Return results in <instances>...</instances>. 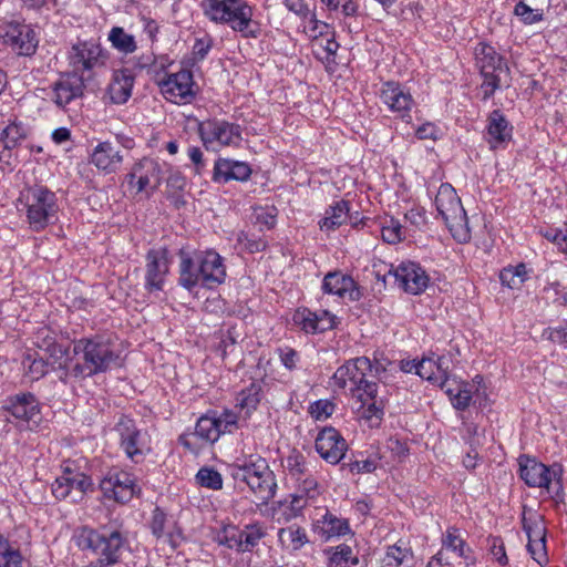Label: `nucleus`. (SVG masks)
<instances>
[{
    "instance_id": "obj_1",
    "label": "nucleus",
    "mask_w": 567,
    "mask_h": 567,
    "mask_svg": "<svg viewBox=\"0 0 567 567\" xmlns=\"http://www.w3.org/2000/svg\"><path fill=\"white\" fill-rule=\"evenodd\" d=\"M73 354L60 368L63 374L60 380L68 383L71 379L84 380L93 375L104 373L117 365L118 355L113 346L102 336L81 338L73 342Z\"/></svg>"
},
{
    "instance_id": "obj_2",
    "label": "nucleus",
    "mask_w": 567,
    "mask_h": 567,
    "mask_svg": "<svg viewBox=\"0 0 567 567\" xmlns=\"http://www.w3.org/2000/svg\"><path fill=\"white\" fill-rule=\"evenodd\" d=\"M74 542L81 550H90L100 561L110 567L117 566L123 553L130 547L127 536L121 528L106 525L97 529L89 526L78 528Z\"/></svg>"
},
{
    "instance_id": "obj_3",
    "label": "nucleus",
    "mask_w": 567,
    "mask_h": 567,
    "mask_svg": "<svg viewBox=\"0 0 567 567\" xmlns=\"http://www.w3.org/2000/svg\"><path fill=\"white\" fill-rule=\"evenodd\" d=\"M200 7L212 22L226 24L245 39L260 34V25L252 19L254 9L246 0H203Z\"/></svg>"
},
{
    "instance_id": "obj_4",
    "label": "nucleus",
    "mask_w": 567,
    "mask_h": 567,
    "mask_svg": "<svg viewBox=\"0 0 567 567\" xmlns=\"http://www.w3.org/2000/svg\"><path fill=\"white\" fill-rule=\"evenodd\" d=\"M230 475L236 482L245 483L262 504L275 497L277 482L265 458L250 457L235 463L230 466Z\"/></svg>"
},
{
    "instance_id": "obj_5",
    "label": "nucleus",
    "mask_w": 567,
    "mask_h": 567,
    "mask_svg": "<svg viewBox=\"0 0 567 567\" xmlns=\"http://www.w3.org/2000/svg\"><path fill=\"white\" fill-rule=\"evenodd\" d=\"M435 206L455 241L466 244L471 238L466 212L451 184H441L435 196Z\"/></svg>"
},
{
    "instance_id": "obj_6",
    "label": "nucleus",
    "mask_w": 567,
    "mask_h": 567,
    "mask_svg": "<svg viewBox=\"0 0 567 567\" xmlns=\"http://www.w3.org/2000/svg\"><path fill=\"white\" fill-rule=\"evenodd\" d=\"M20 200L25 209L30 227L42 230L58 219L59 204L53 192L43 186L29 187L21 193Z\"/></svg>"
},
{
    "instance_id": "obj_7",
    "label": "nucleus",
    "mask_w": 567,
    "mask_h": 567,
    "mask_svg": "<svg viewBox=\"0 0 567 567\" xmlns=\"http://www.w3.org/2000/svg\"><path fill=\"white\" fill-rule=\"evenodd\" d=\"M475 65L483 78L482 100L487 101L501 86V75L509 69L504 58L492 45L480 42L474 50Z\"/></svg>"
},
{
    "instance_id": "obj_8",
    "label": "nucleus",
    "mask_w": 567,
    "mask_h": 567,
    "mask_svg": "<svg viewBox=\"0 0 567 567\" xmlns=\"http://www.w3.org/2000/svg\"><path fill=\"white\" fill-rule=\"evenodd\" d=\"M519 476L529 487H544L554 498H561L563 487V467L560 464L547 466L535 458H519Z\"/></svg>"
},
{
    "instance_id": "obj_9",
    "label": "nucleus",
    "mask_w": 567,
    "mask_h": 567,
    "mask_svg": "<svg viewBox=\"0 0 567 567\" xmlns=\"http://www.w3.org/2000/svg\"><path fill=\"white\" fill-rule=\"evenodd\" d=\"M197 132L207 151L238 146L243 140L241 127L224 118H207L198 122Z\"/></svg>"
},
{
    "instance_id": "obj_10",
    "label": "nucleus",
    "mask_w": 567,
    "mask_h": 567,
    "mask_svg": "<svg viewBox=\"0 0 567 567\" xmlns=\"http://www.w3.org/2000/svg\"><path fill=\"white\" fill-rule=\"evenodd\" d=\"M166 166V163H159L154 158H142L126 175L128 189L134 195L145 193L150 197L161 185Z\"/></svg>"
},
{
    "instance_id": "obj_11",
    "label": "nucleus",
    "mask_w": 567,
    "mask_h": 567,
    "mask_svg": "<svg viewBox=\"0 0 567 567\" xmlns=\"http://www.w3.org/2000/svg\"><path fill=\"white\" fill-rule=\"evenodd\" d=\"M107 59L109 53L100 43L93 40L79 41L71 47L68 53L69 64L72 68L71 72H78L83 78L85 72H92L104 66Z\"/></svg>"
},
{
    "instance_id": "obj_12",
    "label": "nucleus",
    "mask_w": 567,
    "mask_h": 567,
    "mask_svg": "<svg viewBox=\"0 0 567 567\" xmlns=\"http://www.w3.org/2000/svg\"><path fill=\"white\" fill-rule=\"evenodd\" d=\"M3 42L22 56H31L39 45V38L30 24L19 21H4L0 24Z\"/></svg>"
},
{
    "instance_id": "obj_13",
    "label": "nucleus",
    "mask_w": 567,
    "mask_h": 567,
    "mask_svg": "<svg viewBox=\"0 0 567 567\" xmlns=\"http://www.w3.org/2000/svg\"><path fill=\"white\" fill-rule=\"evenodd\" d=\"M3 410L18 421V426L22 430H33L41 420L39 401L31 392L8 396L3 402Z\"/></svg>"
},
{
    "instance_id": "obj_14",
    "label": "nucleus",
    "mask_w": 567,
    "mask_h": 567,
    "mask_svg": "<svg viewBox=\"0 0 567 567\" xmlns=\"http://www.w3.org/2000/svg\"><path fill=\"white\" fill-rule=\"evenodd\" d=\"M159 87L164 97L175 104L190 103L197 94L193 73L185 69L167 74L159 82Z\"/></svg>"
},
{
    "instance_id": "obj_15",
    "label": "nucleus",
    "mask_w": 567,
    "mask_h": 567,
    "mask_svg": "<svg viewBox=\"0 0 567 567\" xmlns=\"http://www.w3.org/2000/svg\"><path fill=\"white\" fill-rule=\"evenodd\" d=\"M115 431L120 436V446L126 456L135 463L141 462L148 447L145 435L137 429L135 421L122 415L115 425Z\"/></svg>"
},
{
    "instance_id": "obj_16",
    "label": "nucleus",
    "mask_w": 567,
    "mask_h": 567,
    "mask_svg": "<svg viewBox=\"0 0 567 567\" xmlns=\"http://www.w3.org/2000/svg\"><path fill=\"white\" fill-rule=\"evenodd\" d=\"M378 95L382 104L396 117L406 122L411 120V111L415 106V102L410 91L402 84L394 81L384 82Z\"/></svg>"
},
{
    "instance_id": "obj_17",
    "label": "nucleus",
    "mask_w": 567,
    "mask_h": 567,
    "mask_svg": "<svg viewBox=\"0 0 567 567\" xmlns=\"http://www.w3.org/2000/svg\"><path fill=\"white\" fill-rule=\"evenodd\" d=\"M369 218L361 217L359 212L352 210L351 202L340 199L330 205L324 216L319 220V227L322 231H332L338 227L350 224L353 228L364 227Z\"/></svg>"
},
{
    "instance_id": "obj_18",
    "label": "nucleus",
    "mask_w": 567,
    "mask_h": 567,
    "mask_svg": "<svg viewBox=\"0 0 567 567\" xmlns=\"http://www.w3.org/2000/svg\"><path fill=\"white\" fill-rule=\"evenodd\" d=\"M84 78L78 72L62 73L51 85L50 100L60 109H66L72 102L84 95Z\"/></svg>"
},
{
    "instance_id": "obj_19",
    "label": "nucleus",
    "mask_w": 567,
    "mask_h": 567,
    "mask_svg": "<svg viewBox=\"0 0 567 567\" xmlns=\"http://www.w3.org/2000/svg\"><path fill=\"white\" fill-rule=\"evenodd\" d=\"M103 496L117 503L130 502L135 494V480L126 472H110L101 482Z\"/></svg>"
},
{
    "instance_id": "obj_20",
    "label": "nucleus",
    "mask_w": 567,
    "mask_h": 567,
    "mask_svg": "<svg viewBox=\"0 0 567 567\" xmlns=\"http://www.w3.org/2000/svg\"><path fill=\"white\" fill-rule=\"evenodd\" d=\"M145 261V289L150 292L163 290L171 265L168 250H148Z\"/></svg>"
},
{
    "instance_id": "obj_21",
    "label": "nucleus",
    "mask_w": 567,
    "mask_h": 567,
    "mask_svg": "<svg viewBox=\"0 0 567 567\" xmlns=\"http://www.w3.org/2000/svg\"><path fill=\"white\" fill-rule=\"evenodd\" d=\"M316 451L330 464H338L346 456L348 444L334 427H323L316 437Z\"/></svg>"
},
{
    "instance_id": "obj_22",
    "label": "nucleus",
    "mask_w": 567,
    "mask_h": 567,
    "mask_svg": "<svg viewBox=\"0 0 567 567\" xmlns=\"http://www.w3.org/2000/svg\"><path fill=\"white\" fill-rule=\"evenodd\" d=\"M322 290L324 293L348 298L350 301H358L363 297L362 288L352 277L341 271L328 272L322 281Z\"/></svg>"
},
{
    "instance_id": "obj_23",
    "label": "nucleus",
    "mask_w": 567,
    "mask_h": 567,
    "mask_svg": "<svg viewBox=\"0 0 567 567\" xmlns=\"http://www.w3.org/2000/svg\"><path fill=\"white\" fill-rule=\"evenodd\" d=\"M123 161L122 151L110 141L100 142L90 154V163L106 175L117 172Z\"/></svg>"
},
{
    "instance_id": "obj_24",
    "label": "nucleus",
    "mask_w": 567,
    "mask_h": 567,
    "mask_svg": "<svg viewBox=\"0 0 567 567\" xmlns=\"http://www.w3.org/2000/svg\"><path fill=\"white\" fill-rule=\"evenodd\" d=\"M394 276L400 287L411 295L422 293L429 285V276L415 262H402L395 269Z\"/></svg>"
},
{
    "instance_id": "obj_25",
    "label": "nucleus",
    "mask_w": 567,
    "mask_h": 567,
    "mask_svg": "<svg viewBox=\"0 0 567 567\" xmlns=\"http://www.w3.org/2000/svg\"><path fill=\"white\" fill-rule=\"evenodd\" d=\"M203 286L214 288L221 285L226 279V267L217 250H198Z\"/></svg>"
},
{
    "instance_id": "obj_26",
    "label": "nucleus",
    "mask_w": 567,
    "mask_h": 567,
    "mask_svg": "<svg viewBox=\"0 0 567 567\" xmlns=\"http://www.w3.org/2000/svg\"><path fill=\"white\" fill-rule=\"evenodd\" d=\"M513 127L499 110H494L487 117L484 135L491 150L503 148L512 140Z\"/></svg>"
},
{
    "instance_id": "obj_27",
    "label": "nucleus",
    "mask_w": 567,
    "mask_h": 567,
    "mask_svg": "<svg viewBox=\"0 0 567 567\" xmlns=\"http://www.w3.org/2000/svg\"><path fill=\"white\" fill-rule=\"evenodd\" d=\"M152 534L157 538H165L167 543L176 548L182 540V529L173 517H168L159 507H155L150 520Z\"/></svg>"
},
{
    "instance_id": "obj_28",
    "label": "nucleus",
    "mask_w": 567,
    "mask_h": 567,
    "mask_svg": "<svg viewBox=\"0 0 567 567\" xmlns=\"http://www.w3.org/2000/svg\"><path fill=\"white\" fill-rule=\"evenodd\" d=\"M179 278L178 284L192 291L199 284L203 285L198 250H179Z\"/></svg>"
},
{
    "instance_id": "obj_29",
    "label": "nucleus",
    "mask_w": 567,
    "mask_h": 567,
    "mask_svg": "<svg viewBox=\"0 0 567 567\" xmlns=\"http://www.w3.org/2000/svg\"><path fill=\"white\" fill-rule=\"evenodd\" d=\"M251 168L248 163L229 158H218L214 165V182H228L231 179L245 182L249 179Z\"/></svg>"
},
{
    "instance_id": "obj_30",
    "label": "nucleus",
    "mask_w": 567,
    "mask_h": 567,
    "mask_svg": "<svg viewBox=\"0 0 567 567\" xmlns=\"http://www.w3.org/2000/svg\"><path fill=\"white\" fill-rule=\"evenodd\" d=\"M134 74L128 69L116 70L107 87L110 100L114 104H124L132 95Z\"/></svg>"
},
{
    "instance_id": "obj_31",
    "label": "nucleus",
    "mask_w": 567,
    "mask_h": 567,
    "mask_svg": "<svg viewBox=\"0 0 567 567\" xmlns=\"http://www.w3.org/2000/svg\"><path fill=\"white\" fill-rule=\"evenodd\" d=\"M221 434L220 424L218 425L217 421V413L208 412L197 420L195 431L192 435L200 439L205 443H214Z\"/></svg>"
},
{
    "instance_id": "obj_32",
    "label": "nucleus",
    "mask_w": 567,
    "mask_h": 567,
    "mask_svg": "<svg viewBox=\"0 0 567 567\" xmlns=\"http://www.w3.org/2000/svg\"><path fill=\"white\" fill-rule=\"evenodd\" d=\"M318 533L326 540L351 533L348 519L337 517L330 512H327L322 519L318 520Z\"/></svg>"
},
{
    "instance_id": "obj_33",
    "label": "nucleus",
    "mask_w": 567,
    "mask_h": 567,
    "mask_svg": "<svg viewBox=\"0 0 567 567\" xmlns=\"http://www.w3.org/2000/svg\"><path fill=\"white\" fill-rule=\"evenodd\" d=\"M28 135V127L22 122L14 120L0 132V142L4 150L11 151L19 147Z\"/></svg>"
},
{
    "instance_id": "obj_34",
    "label": "nucleus",
    "mask_w": 567,
    "mask_h": 567,
    "mask_svg": "<svg viewBox=\"0 0 567 567\" xmlns=\"http://www.w3.org/2000/svg\"><path fill=\"white\" fill-rule=\"evenodd\" d=\"M24 557L17 542L0 534V567H23Z\"/></svg>"
},
{
    "instance_id": "obj_35",
    "label": "nucleus",
    "mask_w": 567,
    "mask_h": 567,
    "mask_svg": "<svg viewBox=\"0 0 567 567\" xmlns=\"http://www.w3.org/2000/svg\"><path fill=\"white\" fill-rule=\"evenodd\" d=\"M267 536V527L261 522L245 525L240 529L241 553H252L260 540Z\"/></svg>"
},
{
    "instance_id": "obj_36",
    "label": "nucleus",
    "mask_w": 567,
    "mask_h": 567,
    "mask_svg": "<svg viewBox=\"0 0 567 567\" xmlns=\"http://www.w3.org/2000/svg\"><path fill=\"white\" fill-rule=\"evenodd\" d=\"M72 489V503L81 502L84 496L93 491V481L82 472H72L69 467L64 470Z\"/></svg>"
},
{
    "instance_id": "obj_37",
    "label": "nucleus",
    "mask_w": 567,
    "mask_h": 567,
    "mask_svg": "<svg viewBox=\"0 0 567 567\" xmlns=\"http://www.w3.org/2000/svg\"><path fill=\"white\" fill-rule=\"evenodd\" d=\"M443 547L455 551L460 557L466 561V566L473 565L474 559L470 556V548L466 547L465 540L461 537L460 530L456 527H449L442 538Z\"/></svg>"
},
{
    "instance_id": "obj_38",
    "label": "nucleus",
    "mask_w": 567,
    "mask_h": 567,
    "mask_svg": "<svg viewBox=\"0 0 567 567\" xmlns=\"http://www.w3.org/2000/svg\"><path fill=\"white\" fill-rule=\"evenodd\" d=\"M278 540L282 547L298 550L308 542V537L305 529L297 525H291L279 529Z\"/></svg>"
},
{
    "instance_id": "obj_39",
    "label": "nucleus",
    "mask_w": 567,
    "mask_h": 567,
    "mask_svg": "<svg viewBox=\"0 0 567 567\" xmlns=\"http://www.w3.org/2000/svg\"><path fill=\"white\" fill-rule=\"evenodd\" d=\"M334 383L344 389L350 382L352 386L351 391H354L359 384H362L363 375L357 371L355 365H353L350 361H347L343 365L339 367L332 377Z\"/></svg>"
},
{
    "instance_id": "obj_40",
    "label": "nucleus",
    "mask_w": 567,
    "mask_h": 567,
    "mask_svg": "<svg viewBox=\"0 0 567 567\" xmlns=\"http://www.w3.org/2000/svg\"><path fill=\"white\" fill-rule=\"evenodd\" d=\"M262 388L260 383L252 382L249 386L241 390L237 395V406L241 410H246V413L249 414L251 411L256 410L261 400Z\"/></svg>"
},
{
    "instance_id": "obj_41",
    "label": "nucleus",
    "mask_w": 567,
    "mask_h": 567,
    "mask_svg": "<svg viewBox=\"0 0 567 567\" xmlns=\"http://www.w3.org/2000/svg\"><path fill=\"white\" fill-rule=\"evenodd\" d=\"M292 321L306 333L324 332V327H318V312H313L308 308H299L292 317Z\"/></svg>"
},
{
    "instance_id": "obj_42",
    "label": "nucleus",
    "mask_w": 567,
    "mask_h": 567,
    "mask_svg": "<svg viewBox=\"0 0 567 567\" xmlns=\"http://www.w3.org/2000/svg\"><path fill=\"white\" fill-rule=\"evenodd\" d=\"M109 40L113 48L125 54L133 53L137 48L134 37L125 32L121 27H114L111 29Z\"/></svg>"
},
{
    "instance_id": "obj_43",
    "label": "nucleus",
    "mask_w": 567,
    "mask_h": 567,
    "mask_svg": "<svg viewBox=\"0 0 567 567\" xmlns=\"http://www.w3.org/2000/svg\"><path fill=\"white\" fill-rule=\"evenodd\" d=\"M196 483L213 491H219L223 488V476L214 467L204 466L199 468L196 476Z\"/></svg>"
},
{
    "instance_id": "obj_44",
    "label": "nucleus",
    "mask_w": 567,
    "mask_h": 567,
    "mask_svg": "<svg viewBox=\"0 0 567 567\" xmlns=\"http://www.w3.org/2000/svg\"><path fill=\"white\" fill-rule=\"evenodd\" d=\"M406 229L399 220L390 218L381 227V236L384 243L396 245L405 239Z\"/></svg>"
},
{
    "instance_id": "obj_45",
    "label": "nucleus",
    "mask_w": 567,
    "mask_h": 567,
    "mask_svg": "<svg viewBox=\"0 0 567 567\" xmlns=\"http://www.w3.org/2000/svg\"><path fill=\"white\" fill-rule=\"evenodd\" d=\"M285 466L296 481H300L309 472L306 457L297 450H292L287 456Z\"/></svg>"
},
{
    "instance_id": "obj_46",
    "label": "nucleus",
    "mask_w": 567,
    "mask_h": 567,
    "mask_svg": "<svg viewBox=\"0 0 567 567\" xmlns=\"http://www.w3.org/2000/svg\"><path fill=\"white\" fill-rule=\"evenodd\" d=\"M217 542L219 545L226 546L229 549H234L237 553H241V537L240 528L234 525L224 527L217 535Z\"/></svg>"
},
{
    "instance_id": "obj_47",
    "label": "nucleus",
    "mask_w": 567,
    "mask_h": 567,
    "mask_svg": "<svg viewBox=\"0 0 567 567\" xmlns=\"http://www.w3.org/2000/svg\"><path fill=\"white\" fill-rule=\"evenodd\" d=\"M329 561L327 567H347L351 558L352 548L346 544H341L334 548L327 550Z\"/></svg>"
},
{
    "instance_id": "obj_48",
    "label": "nucleus",
    "mask_w": 567,
    "mask_h": 567,
    "mask_svg": "<svg viewBox=\"0 0 567 567\" xmlns=\"http://www.w3.org/2000/svg\"><path fill=\"white\" fill-rule=\"evenodd\" d=\"M514 13L517 16L523 23L533 24L543 20V10L532 9L524 1H519L516 3L514 8Z\"/></svg>"
},
{
    "instance_id": "obj_49",
    "label": "nucleus",
    "mask_w": 567,
    "mask_h": 567,
    "mask_svg": "<svg viewBox=\"0 0 567 567\" xmlns=\"http://www.w3.org/2000/svg\"><path fill=\"white\" fill-rule=\"evenodd\" d=\"M411 555L406 547L393 545L388 547L385 557L383 559L384 567H399L404 563L408 556Z\"/></svg>"
},
{
    "instance_id": "obj_50",
    "label": "nucleus",
    "mask_w": 567,
    "mask_h": 567,
    "mask_svg": "<svg viewBox=\"0 0 567 567\" xmlns=\"http://www.w3.org/2000/svg\"><path fill=\"white\" fill-rule=\"evenodd\" d=\"M27 360H29L28 373L33 380H39L44 377L49 371V367L54 369L53 363L42 357L32 359L31 355H28Z\"/></svg>"
},
{
    "instance_id": "obj_51",
    "label": "nucleus",
    "mask_w": 567,
    "mask_h": 567,
    "mask_svg": "<svg viewBox=\"0 0 567 567\" xmlns=\"http://www.w3.org/2000/svg\"><path fill=\"white\" fill-rule=\"evenodd\" d=\"M527 549L532 558L536 560L539 565L546 564L548 561L546 553V539L532 538V535L529 534Z\"/></svg>"
},
{
    "instance_id": "obj_52",
    "label": "nucleus",
    "mask_w": 567,
    "mask_h": 567,
    "mask_svg": "<svg viewBox=\"0 0 567 567\" xmlns=\"http://www.w3.org/2000/svg\"><path fill=\"white\" fill-rule=\"evenodd\" d=\"M52 494L59 501H69L72 503V489L65 473L58 477L52 484Z\"/></svg>"
},
{
    "instance_id": "obj_53",
    "label": "nucleus",
    "mask_w": 567,
    "mask_h": 567,
    "mask_svg": "<svg viewBox=\"0 0 567 567\" xmlns=\"http://www.w3.org/2000/svg\"><path fill=\"white\" fill-rule=\"evenodd\" d=\"M447 394L451 399L453 406L456 410L464 411L470 406L472 400V391L466 386L458 388L456 393H453V390L449 389Z\"/></svg>"
},
{
    "instance_id": "obj_54",
    "label": "nucleus",
    "mask_w": 567,
    "mask_h": 567,
    "mask_svg": "<svg viewBox=\"0 0 567 567\" xmlns=\"http://www.w3.org/2000/svg\"><path fill=\"white\" fill-rule=\"evenodd\" d=\"M297 482L298 493L310 499H313L317 495H319L318 482L309 472L306 474V476H302L301 480Z\"/></svg>"
},
{
    "instance_id": "obj_55",
    "label": "nucleus",
    "mask_w": 567,
    "mask_h": 567,
    "mask_svg": "<svg viewBox=\"0 0 567 567\" xmlns=\"http://www.w3.org/2000/svg\"><path fill=\"white\" fill-rule=\"evenodd\" d=\"M487 547L493 557L503 566L507 565L508 558L506 556L504 542L499 537H489L487 539Z\"/></svg>"
},
{
    "instance_id": "obj_56",
    "label": "nucleus",
    "mask_w": 567,
    "mask_h": 567,
    "mask_svg": "<svg viewBox=\"0 0 567 567\" xmlns=\"http://www.w3.org/2000/svg\"><path fill=\"white\" fill-rule=\"evenodd\" d=\"M167 187L174 193L183 192L186 186V177L178 169L168 167Z\"/></svg>"
},
{
    "instance_id": "obj_57",
    "label": "nucleus",
    "mask_w": 567,
    "mask_h": 567,
    "mask_svg": "<svg viewBox=\"0 0 567 567\" xmlns=\"http://www.w3.org/2000/svg\"><path fill=\"white\" fill-rule=\"evenodd\" d=\"M519 276V272H514L513 267H506L501 271L499 279L503 286L517 289L524 284Z\"/></svg>"
},
{
    "instance_id": "obj_58",
    "label": "nucleus",
    "mask_w": 567,
    "mask_h": 567,
    "mask_svg": "<svg viewBox=\"0 0 567 567\" xmlns=\"http://www.w3.org/2000/svg\"><path fill=\"white\" fill-rule=\"evenodd\" d=\"M333 410L334 405L327 400H319L310 405V413L317 420L327 419Z\"/></svg>"
},
{
    "instance_id": "obj_59",
    "label": "nucleus",
    "mask_w": 567,
    "mask_h": 567,
    "mask_svg": "<svg viewBox=\"0 0 567 567\" xmlns=\"http://www.w3.org/2000/svg\"><path fill=\"white\" fill-rule=\"evenodd\" d=\"M435 360L432 359H422L417 361V375L422 379L429 381H437L435 371H434Z\"/></svg>"
},
{
    "instance_id": "obj_60",
    "label": "nucleus",
    "mask_w": 567,
    "mask_h": 567,
    "mask_svg": "<svg viewBox=\"0 0 567 567\" xmlns=\"http://www.w3.org/2000/svg\"><path fill=\"white\" fill-rule=\"evenodd\" d=\"M213 47V39L206 35L200 39H196L193 47V54L197 60H204Z\"/></svg>"
},
{
    "instance_id": "obj_61",
    "label": "nucleus",
    "mask_w": 567,
    "mask_h": 567,
    "mask_svg": "<svg viewBox=\"0 0 567 567\" xmlns=\"http://www.w3.org/2000/svg\"><path fill=\"white\" fill-rule=\"evenodd\" d=\"M218 425L220 424L221 433L231 432L237 426L238 417L229 410H225L221 414L217 415Z\"/></svg>"
},
{
    "instance_id": "obj_62",
    "label": "nucleus",
    "mask_w": 567,
    "mask_h": 567,
    "mask_svg": "<svg viewBox=\"0 0 567 567\" xmlns=\"http://www.w3.org/2000/svg\"><path fill=\"white\" fill-rule=\"evenodd\" d=\"M415 135L419 140L436 141L440 136V130L434 123L426 122L416 128Z\"/></svg>"
},
{
    "instance_id": "obj_63",
    "label": "nucleus",
    "mask_w": 567,
    "mask_h": 567,
    "mask_svg": "<svg viewBox=\"0 0 567 567\" xmlns=\"http://www.w3.org/2000/svg\"><path fill=\"white\" fill-rule=\"evenodd\" d=\"M284 4L289 11L302 19H306L310 14L306 0H284Z\"/></svg>"
},
{
    "instance_id": "obj_64",
    "label": "nucleus",
    "mask_w": 567,
    "mask_h": 567,
    "mask_svg": "<svg viewBox=\"0 0 567 567\" xmlns=\"http://www.w3.org/2000/svg\"><path fill=\"white\" fill-rule=\"evenodd\" d=\"M545 291L554 293V301L567 305V287H563L559 282H553L545 288Z\"/></svg>"
}]
</instances>
